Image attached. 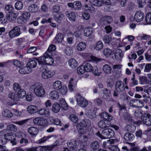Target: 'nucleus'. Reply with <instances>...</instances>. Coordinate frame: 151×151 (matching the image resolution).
<instances>
[{"label": "nucleus", "mask_w": 151, "mask_h": 151, "mask_svg": "<svg viewBox=\"0 0 151 151\" xmlns=\"http://www.w3.org/2000/svg\"><path fill=\"white\" fill-rule=\"evenodd\" d=\"M126 128L128 131L131 132H134L136 129L135 127L133 124H130L127 125Z\"/></svg>", "instance_id": "obj_53"}, {"label": "nucleus", "mask_w": 151, "mask_h": 151, "mask_svg": "<svg viewBox=\"0 0 151 151\" xmlns=\"http://www.w3.org/2000/svg\"><path fill=\"white\" fill-rule=\"evenodd\" d=\"M118 105L120 109L119 115L121 117H123L124 119L129 121L131 119V117L129 114L127 112L126 107L124 105H121L118 103Z\"/></svg>", "instance_id": "obj_5"}, {"label": "nucleus", "mask_w": 151, "mask_h": 151, "mask_svg": "<svg viewBox=\"0 0 151 151\" xmlns=\"http://www.w3.org/2000/svg\"><path fill=\"white\" fill-rule=\"evenodd\" d=\"M55 73V72L53 70H45L42 73L41 76L44 79H47L51 77Z\"/></svg>", "instance_id": "obj_10"}, {"label": "nucleus", "mask_w": 151, "mask_h": 151, "mask_svg": "<svg viewBox=\"0 0 151 151\" xmlns=\"http://www.w3.org/2000/svg\"><path fill=\"white\" fill-rule=\"evenodd\" d=\"M53 87L54 89L59 90L62 87V83L60 81H56L53 83Z\"/></svg>", "instance_id": "obj_35"}, {"label": "nucleus", "mask_w": 151, "mask_h": 151, "mask_svg": "<svg viewBox=\"0 0 151 151\" xmlns=\"http://www.w3.org/2000/svg\"><path fill=\"white\" fill-rule=\"evenodd\" d=\"M111 38L110 36L108 35H105L103 37V41L105 43L109 44L111 40Z\"/></svg>", "instance_id": "obj_58"}, {"label": "nucleus", "mask_w": 151, "mask_h": 151, "mask_svg": "<svg viewBox=\"0 0 151 151\" xmlns=\"http://www.w3.org/2000/svg\"><path fill=\"white\" fill-rule=\"evenodd\" d=\"M134 135L130 133H126L124 135V138L126 141H131L134 139Z\"/></svg>", "instance_id": "obj_25"}, {"label": "nucleus", "mask_w": 151, "mask_h": 151, "mask_svg": "<svg viewBox=\"0 0 151 151\" xmlns=\"http://www.w3.org/2000/svg\"><path fill=\"white\" fill-rule=\"evenodd\" d=\"M5 8L6 10L8 12H13L14 10L13 6L10 5H6Z\"/></svg>", "instance_id": "obj_59"}, {"label": "nucleus", "mask_w": 151, "mask_h": 151, "mask_svg": "<svg viewBox=\"0 0 151 151\" xmlns=\"http://www.w3.org/2000/svg\"><path fill=\"white\" fill-rule=\"evenodd\" d=\"M112 18L109 16L103 17L100 20L101 24L102 25H105L110 24L112 22Z\"/></svg>", "instance_id": "obj_11"}, {"label": "nucleus", "mask_w": 151, "mask_h": 151, "mask_svg": "<svg viewBox=\"0 0 151 151\" xmlns=\"http://www.w3.org/2000/svg\"><path fill=\"white\" fill-rule=\"evenodd\" d=\"M26 95L25 91L23 89H21L17 91V93L14 92H10L8 95V96L9 98L14 101H18L20 99L24 97Z\"/></svg>", "instance_id": "obj_2"}, {"label": "nucleus", "mask_w": 151, "mask_h": 151, "mask_svg": "<svg viewBox=\"0 0 151 151\" xmlns=\"http://www.w3.org/2000/svg\"><path fill=\"white\" fill-rule=\"evenodd\" d=\"M103 44L101 41H99L96 42L94 46V49L97 51L100 50L103 48Z\"/></svg>", "instance_id": "obj_30"}, {"label": "nucleus", "mask_w": 151, "mask_h": 151, "mask_svg": "<svg viewBox=\"0 0 151 151\" xmlns=\"http://www.w3.org/2000/svg\"><path fill=\"white\" fill-rule=\"evenodd\" d=\"M2 115L5 117L10 118L13 116L12 113L9 110L5 109L4 110L2 113Z\"/></svg>", "instance_id": "obj_42"}, {"label": "nucleus", "mask_w": 151, "mask_h": 151, "mask_svg": "<svg viewBox=\"0 0 151 151\" xmlns=\"http://www.w3.org/2000/svg\"><path fill=\"white\" fill-rule=\"evenodd\" d=\"M84 67L85 71L89 72L92 71L93 67L90 64L87 63L84 66Z\"/></svg>", "instance_id": "obj_49"}, {"label": "nucleus", "mask_w": 151, "mask_h": 151, "mask_svg": "<svg viewBox=\"0 0 151 151\" xmlns=\"http://www.w3.org/2000/svg\"><path fill=\"white\" fill-rule=\"evenodd\" d=\"M13 89L15 91L17 92L21 89L19 85L17 83H14Z\"/></svg>", "instance_id": "obj_64"}, {"label": "nucleus", "mask_w": 151, "mask_h": 151, "mask_svg": "<svg viewBox=\"0 0 151 151\" xmlns=\"http://www.w3.org/2000/svg\"><path fill=\"white\" fill-rule=\"evenodd\" d=\"M50 96L52 99L56 100L59 98V94L58 92L55 91H53L50 93Z\"/></svg>", "instance_id": "obj_31"}, {"label": "nucleus", "mask_w": 151, "mask_h": 151, "mask_svg": "<svg viewBox=\"0 0 151 151\" xmlns=\"http://www.w3.org/2000/svg\"><path fill=\"white\" fill-rule=\"evenodd\" d=\"M144 15L143 13L138 11L136 12L134 16V19L137 22H139L142 21L144 19Z\"/></svg>", "instance_id": "obj_14"}, {"label": "nucleus", "mask_w": 151, "mask_h": 151, "mask_svg": "<svg viewBox=\"0 0 151 151\" xmlns=\"http://www.w3.org/2000/svg\"><path fill=\"white\" fill-rule=\"evenodd\" d=\"M101 116L102 118L105 119V120H106L109 121H111L112 120L113 118V117L112 116L105 112H104L102 113Z\"/></svg>", "instance_id": "obj_29"}, {"label": "nucleus", "mask_w": 151, "mask_h": 151, "mask_svg": "<svg viewBox=\"0 0 151 151\" xmlns=\"http://www.w3.org/2000/svg\"><path fill=\"white\" fill-rule=\"evenodd\" d=\"M63 35L61 33L57 34L55 37L54 40L55 41V43H61L64 39Z\"/></svg>", "instance_id": "obj_26"}, {"label": "nucleus", "mask_w": 151, "mask_h": 151, "mask_svg": "<svg viewBox=\"0 0 151 151\" xmlns=\"http://www.w3.org/2000/svg\"><path fill=\"white\" fill-rule=\"evenodd\" d=\"M69 66L72 68H76L78 65V63L74 59H70L68 61Z\"/></svg>", "instance_id": "obj_36"}, {"label": "nucleus", "mask_w": 151, "mask_h": 151, "mask_svg": "<svg viewBox=\"0 0 151 151\" xmlns=\"http://www.w3.org/2000/svg\"><path fill=\"white\" fill-rule=\"evenodd\" d=\"M90 3L92 5L96 6H101L102 3L99 0H89Z\"/></svg>", "instance_id": "obj_41"}, {"label": "nucleus", "mask_w": 151, "mask_h": 151, "mask_svg": "<svg viewBox=\"0 0 151 151\" xmlns=\"http://www.w3.org/2000/svg\"><path fill=\"white\" fill-rule=\"evenodd\" d=\"M110 121L106 120H104L100 121L98 124L99 127L101 129H105L109 128L111 125Z\"/></svg>", "instance_id": "obj_12"}, {"label": "nucleus", "mask_w": 151, "mask_h": 151, "mask_svg": "<svg viewBox=\"0 0 151 151\" xmlns=\"http://www.w3.org/2000/svg\"><path fill=\"white\" fill-rule=\"evenodd\" d=\"M103 53L106 57H108L113 54V52L111 49L106 48L104 50Z\"/></svg>", "instance_id": "obj_40"}, {"label": "nucleus", "mask_w": 151, "mask_h": 151, "mask_svg": "<svg viewBox=\"0 0 151 151\" xmlns=\"http://www.w3.org/2000/svg\"><path fill=\"white\" fill-rule=\"evenodd\" d=\"M144 105L142 101L137 99L132 100L129 102L130 106L133 107L140 108L143 107Z\"/></svg>", "instance_id": "obj_7"}, {"label": "nucleus", "mask_w": 151, "mask_h": 151, "mask_svg": "<svg viewBox=\"0 0 151 151\" xmlns=\"http://www.w3.org/2000/svg\"><path fill=\"white\" fill-rule=\"evenodd\" d=\"M86 44L84 42H82L78 43L77 46V49L79 51H82L85 49Z\"/></svg>", "instance_id": "obj_32"}, {"label": "nucleus", "mask_w": 151, "mask_h": 151, "mask_svg": "<svg viewBox=\"0 0 151 151\" xmlns=\"http://www.w3.org/2000/svg\"><path fill=\"white\" fill-rule=\"evenodd\" d=\"M68 6L75 11L80 10L82 6L81 3L79 1H75L73 3H68Z\"/></svg>", "instance_id": "obj_8"}, {"label": "nucleus", "mask_w": 151, "mask_h": 151, "mask_svg": "<svg viewBox=\"0 0 151 151\" xmlns=\"http://www.w3.org/2000/svg\"><path fill=\"white\" fill-rule=\"evenodd\" d=\"M145 20L147 24H151V12L147 13L145 16Z\"/></svg>", "instance_id": "obj_51"}, {"label": "nucleus", "mask_w": 151, "mask_h": 151, "mask_svg": "<svg viewBox=\"0 0 151 151\" xmlns=\"http://www.w3.org/2000/svg\"><path fill=\"white\" fill-rule=\"evenodd\" d=\"M14 133L12 132H6L4 135V138L6 140L10 141L13 137Z\"/></svg>", "instance_id": "obj_45"}, {"label": "nucleus", "mask_w": 151, "mask_h": 151, "mask_svg": "<svg viewBox=\"0 0 151 151\" xmlns=\"http://www.w3.org/2000/svg\"><path fill=\"white\" fill-rule=\"evenodd\" d=\"M84 9L87 11L93 13L95 10V8L90 4H85L83 5Z\"/></svg>", "instance_id": "obj_33"}, {"label": "nucleus", "mask_w": 151, "mask_h": 151, "mask_svg": "<svg viewBox=\"0 0 151 151\" xmlns=\"http://www.w3.org/2000/svg\"><path fill=\"white\" fill-rule=\"evenodd\" d=\"M65 15L68 19L72 22L76 21V16L75 13L71 11H67L65 13Z\"/></svg>", "instance_id": "obj_13"}, {"label": "nucleus", "mask_w": 151, "mask_h": 151, "mask_svg": "<svg viewBox=\"0 0 151 151\" xmlns=\"http://www.w3.org/2000/svg\"><path fill=\"white\" fill-rule=\"evenodd\" d=\"M84 69V65H81L77 68V73L79 75L83 74L85 71Z\"/></svg>", "instance_id": "obj_54"}, {"label": "nucleus", "mask_w": 151, "mask_h": 151, "mask_svg": "<svg viewBox=\"0 0 151 151\" xmlns=\"http://www.w3.org/2000/svg\"><path fill=\"white\" fill-rule=\"evenodd\" d=\"M50 121L53 124L61 126V122L60 119L57 118H51Z\"/></svg>", "instance_id": "obj_50"}, {"label": "nucleus", "mask_w": 151, "mask_h": 151, "mask_svg": "<svg viewBox=\"0 0 151 151\" xmlns=\"http://www.w3.org/2000/svg\"><path fill=\"white\" fill-rule=\"evenodd\" d=\"M142 114V111L140 109H137L134 112V115L135 117L138 118L141 116Z\"/></svg>", "instance_id": "obj_61"}, {"label": "nucleus", "mask_w": 151, "mask_h": 151, "mask_svg": "<svg viewBox=\"0 0 151 151\" xmlns=\"http://www.w3.org/2000/svg\"><path fill=\"white\" fill-rule=\"evenodd\" d=\"M103 69L104 72L106 73L109 74L111 73V68L109 65H105L103 66Z\"/></svg>", "instance_id": "obj_46"}, {"label": "nucleus", "mask_w": 151, "mask_h": 151, "mask_svg": "<svg viewBox=\"0 0 151 151\" xmlns=\"http://www.w3.org/2000/svg\"><path fill=\"white\" fill-rule=\"evenodd\" d=\"M30 89L33 90L34 93L37 97H42L45 94V90L41 83H37L31 85Z\"/></svg>", "instance_id": "obj_1"}, {"label": "nucleus", "mask_w": 151, "mask_h": 151, "mask_svg": "<svg viewBox=\"0 0 151 151\" xmlns=\"http://www.w3.org/2000/svg\"><path fill=\"white\" fill-rule=\"evenodd\" d=\"M68 146L70 148L74 149L77 147V143L75 140H71L67 142Z\"/></svg>", "instance_id": "obj_37"}, {"label": "nucleus", "mask_w": 151, "mask_h": 151, "mask_svg": "<svg viewBox=\"0 0 151 151\" xmlns=\"http://www.w3.org/2000/svg\"><path fill=\"white\" fill-rule=\"evenodd\" d=\"M103 97L104 98H106L109 97L110 93V91L107 89H104L103 90Z\"/></svg>", "instance_id": "obj_63"}, {"label": "nucleus", "mask_w": 151, "mask_h": 151, "mask_svg": "<svg viewBox=\"0 0 151 151\" xmlns=\"http://www.w3.org/2000/svg\"><path fill=\"white\" fill-rule=\"evenodd\" d=\"M76 100L78 104L82 107H85L88 105V101L83 97H80Z\"/></svg>", "instance_id": "obj_15"}, {"label": "nucleus", "mask_w": 151, "mask_h": 151, "mask_svg": "<svg viewBox=\"0 0 151 151\" xmlns=\"http://www.w3.org/2000/svg\"><path fill=\"white\" fill-rule=\"evenodd\" d=\"M18 16V13L13 12H8L6 14V18L8 20L12 22L15 21Z\"/></svg>", "instance_id": "obj_17"}, {"label": "nucleus", "mask_w": 151, "mask_h": 151, "mask_svg": "<svg viewBox=\"0 0 151 151\" xmlns=\"http://www.w3.org/2000/svg\"><path fill=\"white\" fill-rule=\"evenodd\" d=\"M93 33L92 29L91 28H86L84 31V34L86 37L90 36Z\"/></svg>", "instance_id": "obj_48"}, {"label": "nucleus", "mask_w": 151, "mask_h": 151, "mask_svg": "<svg viewBox=\"0 0 151 151\" xmlns=\"http://www.w3.org/2000/svg\"><path fill=\"white\" fill-rule=\"evenodd\" d=\"M60 105L58 103H55L52 105V110L54 112L57 113L60 111Z\"/></svg>", "instance_id": "obj_39"}, {"label": "nucleus", "mask_w": 151, "mask_h": 151, "mask_svg": "<svg viewBox=\"0 0 151 151\" xmlns=\"http://www.w3.org/2000/svg\"><path fill=\"white\" fill-rule=\"evenodd\" d=\"M115 88L117 92H123L124 89L123 83L121 81H117L115 84Z\"/></svg>", "instance_id": "obj_16"}, {"label": "nucleus", "mask_w": 151, "mask_h": 151, "mask_svg": "<svg viewBox=\"0 0 151 151\" xmlns=\"http://www.w3.org/2000/svg\"><path fill=\"white\" fill-rule=\"evenodd\" d=\"M114 134V131L110 128L104 129L101 134L99 132L96 133V134L102 139L109 138L113 137Z\"/></svg>", "instance_id": "obj_3"}, {"label": "nucleus", "mask_w": 151, "mask_h": 151, "mask_svg": "<svg viewBox=\"0 0 151 151\" xmlns=\"http://www.w3.org/2000/svg\"><path fill=\"white\" fill-rule=\"evenodd\" d=\"M91 122L88 119H85L83 121L77 124V128L78 129V132L81 134L85 133L86 130V127L91 125Z\"/></svg>", "instance_id": "obj_4"}, {"label": "nucleus", "mask_w": 151, "mask_h": 151, "mask_svg": "<svg viewBox=\"0 0 151 151\" xmlns=\"http://www.w3.org/2000/svg\"><path fill=\"white\" fill-rule=\"evenodd\" d=\"M58 142L56 141L54 143L51 145H47L41 146L42 148L45 150L51 151L54 148L58 145Z\"/></svg>", "instance_id": "obj_21"}, {"label": "nucleus", "mask_w": 151, "mask_h": 151, "mask_svg": "<svg viewBox=\"0 0 151 151\" xmlns=\"http://www.w3.org/2000/svg\"><path fill=\"white\" fill-rule=\"evenodd\" d=\"M47 53L45 52L42 56L37 58V60L39 65L46 64L45 58L47 55Z\"/></svg>", "instance_id": "obj_27"}, {"label": "nucleus", "mask_w": 151, "mask_h": 151, "mask_svg": "<svg viewBox=\"0 0 151 151\" xmlns=\"http://www.w3.org/2000/svg\"><path fill=\"white\" fill-rule=\"evenodd\" d=\"M55 45H50L45 52H47V54H48L49 52H51V53H52V52L55 51Z\"/></svg>", "instance_id": "obj_57"}, {"label": "nucleus", "mask_w": 151, "mask_h": 151, "mask_svg": "<svg viewBox=\"0 0 151 151\" xmlns=\"http://www.w3.org/2000/svg\"><path fill=\"white\" fill-rule=\"evenodd\" d=\"M47 56L45 58L46 64L52 65L54 63V60L51 57L52 53L49 52L48 54L47 53Z\"/></svg>", "instance_id": "obj_20"}, {"label": "nucleus", "mask_w": 151, "mask_h": 151, "mask_svg": "<svg viewBox=\"0 0 151 151\" xmlns=\"http://www.w3.org/2000/svg\"><path fill=\"white\" fill-rule=\"evenodd\" d=\"M37 65V63L36 60H31L27 63V65L29 68L32 69V68H35Z\"/></svg>", "instance_id": "obj_38"}, {"label": "nucleus", "mask_w": 151, "mask_h": 151, "mask_svg": "<svg viewBox=\"0 0 151 151\" xmlns=\"http://www.w3.org/2000/svg\"><path fill=\"white\" fill-rule=\"evenodd\" d=\"M28 132L33 137H35L38 134V130L36 127H30L27 130Z\"/></svg>", "instance_id": "obj_19"}, {"label": "nucleus", "mask_w": 151, "mask_h": 151, "mask_svg": "<svg viewBox=\"0 0 151 151\" xmlns=\"http://www.w3.org/2000/svg\"><path fill=\"white\" fill-rule=\"evenodd\" d=\"M39 9V6L36 4H34L29 6L28 8V10L31 12H37Z\"/></svg>", "instance_id": "obj_34"}, {"label": "nucleus", "mask_w": 151, "mask_h": 151, "mask_svg": "<svg viewBox=\"0 0 151 151\" xmlns=\"http://www.w3.org/2000/svg\"><path fill=\"white\" fill-rule=\"evenodd\" d=\"M32 71V69L27 66L21 67L19 70V73L22 74H29L31 73Z\"/></svg>", "instance_id": "obj_18"}, {"label": "nucleus", "mask_w": 151, "mask_h": 151, "mask_svg": "<svg viewBox=\"0 0 151 151\" xmlns=\"http://www.w3.org/2000/svg\"><path fill=\"white\" fill-rule=\"evenodd\" d=\"M142 120L144 124L148 126L151 125V115L150 114L145 113L143 114Z\"/></svg>", "instance_id": "obj_9"}, {"label": "nucleus", "mask_w": 151, "mask_h": 151, "mask_svg": "<svg viewBox=\"0 0 151 151\" xmlns=\"http://www.w3.org/2000/svg\"><path fill=\"white\" fill-rule=\"evenodd\" d=\"M7 129L12 131L16 132L17 130V127L15 125L13 124L9 125L8 126Z\"/></svg>", "instance_id": "obj_62"}, {"label": "nucleus", "mask_w": 151, "mask_h": 151, "mask_svg": "<svg viewBox=\"0 0 151 151\" xmlns=\"http://www.w3.org/2000/svg\"><path fill=\"white\" fill-rule=\"evenodd\" d=\"M69 117L70 120L74 123H76L78 122V118L74 114H70Z\"/></svg>", "instance_id": "obj_55"}, {"label": "nucleus", "mask_w": 151, "mask_h": 151, "mask_svg": "<svg viewBox=\"0 0 151 151\" xmlns=\"http://www.w3.org/2000/svg\"><path fill=\"white\" fill-rule=\"evenodd\" d=\"M27 110L29 113L31 114H32L37 112L38 108L35 106L29 105L27 106Z\"/></svg>", "instance_id": "obj_23"}, {"label": "nucleus", "mask_w": 151, "mask_h": 151, "mask_svg": "<svg viewBox=\"0 0 151 151\" xmlns=\"http://www.w3.org/2000/svg\"><path fill=\"white\" fill-rule=\"evenodd\" d=\"M124 54L121 50L118 49L116 50L115 54V56L116 60H121Z\"/></svg>", "instance_id": "obj_24"}, {"label": "nucleus", "mask_w": 151, "mask_h": 151, "mask_svg": "<svg viewBox=\"0 0 151 151\" xmlns=\"http://www.w3.org/2000/svg\"><path fill=\"white\" fill-rule=\"evenodd\" d=\"M88 140V137L84 134H81L79 137V140L82 143H86Z\"/></svg>", "instance_id": "obj_44"}, {"label": "nucleus", "mask_w": 151, "mask_h": 151, "mask_svg": "<svg viewBox=\"0 0 151 151\" xmlns=\"http://www.w3.org/2000/svg\"><path fill=\"white\" fill-rule=\"evenodd\" d=\"M90 146L92 149L95 151L99 148V143L97 141L93 142L91 143Z\"/></svg>", "instance_id": "obj_47"}, {"label": "nucleus", "mask_w": 151, "mask_h": 151, "mask_svg": "<svg viewBox=\"0 0 151 151\" xmlns=\"http://www.w3.org/2000/svg\"><path fill=\"white\" fill-rule=\"evenodd\" d=\"M37 113L39 115L47 116L50 114V111L48 109L42 108L39 110L38 109Z\"/></svg>", "instance_id": "obj_22"}, {"label": "nucleus", "mask_w": 151, "mask_h": 151, "mask_svg": "<svg viewBox=\"0 0 151 151\" xmlns=\"http://www.w3.org/2000/svg\"><path fill=\"white\" fill-rule=\"evenodd\" d=\"M30 16V14L29 12H25L23 14L22 16L19 17V18L23 22H25L29 19Z\"/></svg>", "instance_id": "obj_28"}, {"label": "nucleus", "mask_w": 151, "mask_h": 151, "mask_svg": "<svg viewBox=\"0 0 151 151\" xmlns=\"http://www.w3.org/2000/svg\"><path fill=\"white\" fill-rule=\"evenodd\" d=\"M23 6V4L22 2L17 1L15 4V8L17 10L21 9L22 8Z\"/></svg>", "instance_id": "obj_52"}, {"label": "nucleus", "mask_w": 151, "mask_h": 151, "mask_svg": "<svg viewBox=\"0 0 151 151\" xmlns=\"http://www.w3.org/2000/svg\"><path fill=\"white\" fill-rule=\"evenodd\" d=\"M21 33L20 27L18 26H16L9 31V36L10 38H13L19 36Z\"/></svg>", "instance_id": "obj_6"}, {"label": "nucleus", "mask_w": 151, "mask_h": 151, "mask_svg": "<svg viewBox=\"0 0 151 151\" xmlns=\"http://www.w3.org/2000/svg\"><path fill=\"white\" fill-rule=\"evenodd\" d=\"M150 37L148 35L143 34L142 35L138 36L137 37L138 40H148L150 38Z\"/></svg>", "instance_id": "obj_43"}, {"label": "nucleus", "mask_w": 151, "mask_h": 151, "mask_svg": "<svg viewBox=\"0 0 151 151\" xmlns=\"http://www.w3.org/2000/svg\"><path fill=\"white\" fill-rule=\"evenodd\" d=\"M92 71L95 76H99L101 73V72H99L98 68L96 66L93 67Z\"/></svg>", "instance_id": "obj_56"}, {"label": "nucleus", "mask_w": 151, "mask_h": 151, "mask_svg": "<svg viewBox=\"0 0 151 151\" xmlns=\"http://www.w3.org/2000/svg\"><path fill=\"white\" fill-rule=\"evenodd\" d=\"M59 92L62 95H65L67 93V89L65 86H62V88L59 90Z\"/></svg>", "instance_id": "obj_60"}]
</instances>
